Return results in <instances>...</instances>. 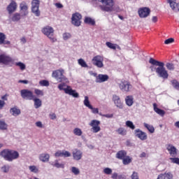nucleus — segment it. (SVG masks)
I'll use <instances>...</instances> for the list:
<instances>
[{"mask_svg": "<svg viewBox=\"0 0 179 179\" xmlns=\"http://www.w3.org/2000/svg\"><path fill=\"white\" fill-rule=\"evenodd\" d=\"M149 62L152 65L158 66L155 69V72L159 78H162V79H169V73L167 72V70H166L163 62H159L152 57L150 58Z\"/></svg>", "mask_w": 179, "mask_h": 179, "instance_id": "nucleus-1", "label": "nucleus"}, {"mask_svg": "<svg viewBox=\"0 0 179 179\" xmlns=\"http://www.w3.org/2000/svg\"><path fill=\"white\" fill-rule=\"evenodd\" d=\"M0 157L4 159L6 162H12L19 159V152L10 149H4L0 152Z\"/></svg>", "mask_w": 179, "mask_h": 179, "instance_id": "nucleus-2", "label": "nucleus"}, {"mask_svg": "<svg viewBox=\"0 0 179 179\" xmlns=\"http://www.w3.org/2000/svg\"><path fill=\"white\" fill-rule=\"evenodd\" d=\"M65 82H62L58 85L59 90H64L66 94H69V96H72L75 99L79 98V93H78L75 90H73L72 87L69 85H66Z\"/></svg>", "mask_w": 179, "mask_h": 179, "instance_id": "nucleus-3", "label": "nucleus"}, {"mask_svg": "<svg viewBox=\"0 0 179 179\" xmlns=\"http://www.w3.org/2000/svg\"><path fill=\"white\" fill-rule=\"evenodd\" d=\"M64 73H65L64 69H60L54 71L52 73V76L59 83L65 82V83H69V80H68V78L64 75Z\"/></svg>", "mask_w": 179, "mask_h": 179, "instance_id": "nucleus-4", "label": "nucleus"}, {"mask_svg": "<svg viewBox=\"0 0 179 179\" xmlns=\"http://www.w3.org/2000/svg\"><path fill=\"white\" fill-rule=\"evenodd\" d=\"M103 5L99 6V8L103 12H113L114 10V0H98Z\"/></svg>", "mask_w": 179, "mask_h": 179, "instance_id": "nucleus-5", "label": "nucleus"}, {"mask_svg": "<svg viewBox=\"0 0 179 179\" xmlns=\"http://www.w3.org/2000/svg\"><path fill=\"white\" fill-rule=\"evenodd\" d=\"M41 31L45 36H47V37L50 38L52 43L57 41V38L54 37V28L52 27L45 26L42 29Z\"/></svg>", "mask_w": 179, "mask_h": 179, "instance_id": "nucleus-6", "label": "nucleus"}, {"mask_svg": "<svg viewBox=\"0 0 179 179\" xmlns=\"http://www.w3.org/2000/svg\"><path fill=\"white\" fill-rule=\"evenodd\" d=\"M119 86V89L124 93H128V92H131L132 89V85L127 80H123L117 83Z\"/></svg>", "mask_w": 179, "mask_h": 179, "instance_id": "nucleus-7", "label": "nucleus"}, {"mask_svg": "<svg viewBox=\"0 0 179 179\" xmlns=\"http://www.w3.org/2000/svg\"><path fill=\"white\" fill-rule=\"evenodd\" d=\"M15 60L10 57V56L2 53L0 55V64H2L3 65H9V64H13Z\"/></svg>", "mask_w": 179, "mask_h": 179, "instance_id": "nucleus-8", "label": "nucleus"}, {"mask_svg": "<svg viewBox=\"0 0 179 179\" xmlns=\"http://www.w3.org/2000/svg\"><path fill=\"white\" fill-rule=\"evenodd\" d=\"M31 12L35 16H40V0H33L31 1Z\"/></svg>", "mask_w": 179, "mask_h": 179, "instance_id": "nucleus-9", "label": "nucleus"}, {"mask_svg": "<svg viewBox=\"0 0 179 179\" xmlns=\"http://www.w3.org/2000/svg\"><path fill=\"white\" fill-rule=\"evenodd\" d=\"M100 124H101L100 120H93L89 124V126L92 127L91 131L94 134H97L98 132H100V131H101V128L100 127Z\"/></svg>", "mask_w": 179, "mask_h": 179, "instance_id": "nucleus-10", "label": "nucleus"}, {"mask_svg": "<svg viewBox=\"0 0 179 179\" xmlns=\"http://www.w3.org/2000/svg\"><path fill=\"white\" fill-rule=\"evenodd\" d=\"M20 94H21V97L24 99V100H33L34 97V94H33V92L27 89L21 90Z\"/></svg>", "mask_w": 179, "mask_h": 179, "instance_id": "nucleus-11", "label": "nucleus"}, {"mask_svg": "<svg viewBox=\"0 0 179 179\" xmlns=\"http://www.w3.org/2000/svg\"><path fill=\"white\" fill-rule=\"evenodd\" d=\"M82 15L79 13H76L72 15L71 17V23L73 24V26H76V27H79L80 24H82Z\"/></svg>", "mask_w": 179, "mask_h": 179, "instance_id": "nucleus-12", "label": "nucleus"}, {"mask_svg": "<svg viewBox=\"0 0 179 179\" xmlns=\"http://www.w3.org/2000/svg\"><path fill=\"white\" fill-rule=\"evenodd\" d=\"M103 61H104V58L102 56L97 55L93 57L92 64L97 68H103L104 66Z\"/></svg>", "mask_w": 179, "mask_h": 179, "instance_id": "nucleus-13", "label": "nucleus"}, {"mask_svg": "<svg viewBox=\"0 0 179 179\" xmlns=\"http://www.w3.org/2000/svg\"><path fill=\"white\" fill-rule=\"evenodd\" d=\"M17 9V3L15 0H11L10 3L8 5L6 10L8 13V15H12L14 12H16Z\"/></svg>", "mask_w": 179, "mask_h": 179, "instance_id": "nucleus-14", "label": "nucleus"}, {"mask_svg": "<svg viewBox=\"0 0 179 179\" xmlns=\"http://www.w3.org/2000/svg\"><path fill=\"white\" fill-rule=\"evenodd\" d=\"M134 135L141 141H146L148 139V134H146L145 131H143L140 129H136L134 130Z\"/></svg>", "mask_w": 179, "mask_h": 179, "instance_id": "nucleus-15", "label": "nucleus"}, {"mask_svg": "<svg viewBox=\"0 0 179 179\" xmlns=\"http://www.w3.org/2000/svg\"><path fill=\"white\" fill-rule=\"evenodd\" d=\"M112 100L115 104V106L117 108H120V110H122L124 108V103L121 101V98L118 95L114 94L113 96Z\"/></svg>", "mask_w": 179, "mask_h": 179, "instance_id": "nucleus-16", "label": "nucleus"}, {"mask_svg": "<svg viewBox=\"0 0 179 179\" xmlns=\"http://www.w3.org/2000/svg\"><path fill=\"white\" fill-rule=\"evenodd\" d=\"M20 10L22 16H27L29 15V6L26 1H22L20 3Z\"/></svg>", "mask_w": 179, "mask_h": 179, "instance_id": "nucleus-17", "label": "nucleus"}, {"mask_svg": "<svg viewBox=\"0 0 179 179\" xmlns=\"http://www.w3.org/2000/svg\"><path fill=\"white\" fill-rule=\"evenodd\" d=\"M138 15L140 17H148L150 15V8L144 7L138 10Z\"/></svg>", "mask_w": 179, "mask_h": 179, "instance_id": "nucleus-18", "label": "nucleus"}, {"mask_svg": "<svg viewBox=\"0 0 179 179\" xmlns=\"http://www.w3.org/2000/svg\"><path fill=\"white\" fill-rule=\"evenodd\" d=\"M166 150L172 157L177 156V148L172 144L166 145Z\"/></svg>", "mask_w": 179, "mask_h": 179, "instance_id": "nucleus-19", "label": "nucleus"}, {"mask_svg": "<svg viewBox=\"0 0 179 179\" xmlns=\"http://www.w3.org/2000/svg\"><path fill=\"white\" fill-rule=\"evenodd\" d=\"M110 79V77L107 74H99L95 79L96 83H104V82H107Z\"/></svg>", "mask_w": 179, "mask_h": 179, "instance_id": "nucleus-20", "label": "nucleus"}, {"mask_svg": "<svg viewBox=\"0 0 179 179\" xmlns=\"http://www.w3.org/2000/svg\"><path fill=\"white\" fill-rule=\"evenodd\" d=\"M55 156V157H71V152L66 150H58Z\"/></svg>", "mask_w": 179, "mask_h": 179, "instance_id": "nucleus-21", "label": "nucleus"}, {"mask_svg": "<svg viewBox=\"0 0 179 179\" xmlns=\"http://www.w3.org/2000/svg\"><path fill=\"white\" fill-rule=\"evenodd\" d=\"M83 155V153L82 152V151L78 149H75L73 152V157L74 160H77V161L80 160V159H82Z\"/></svg>", "mask_w": 179, "mask_h": 179, "instance_id": "nucleus-22", "label": "nucleus"}, {"mask_svg": "<svg viewBox=\"0 0 179 179\" xmlns=\"http://www.w3.org/2000/svg\"><path fill=\"white\" fill-rule=\"evenodd\" d=\"M128 153L127 152L126 150H120L118 151L115 157L116 159H118L119 160H122L124 157H127Z\"/></svg>", "mask_w": 179, "mask_h": 179, "instance_id": "nucleus-23", "label": "nucleus"}, {"mask_svg": "<svg viewBox=\"0 0 179 179\" xmlns=\"http://www.w3.org/2000/svg\"><path fill=\"white\" fill-rule=\"evenodd\" d=\"M173 177V173H171V172H168L159 174L157 179H172Z\"/></svg>", "mask_w": 179, "mask_h": 179, "instance_id": "nucleus-24", "label": "nucleus"}, {"mask_svg": "<svg viewBox=\"0 0 179 179\" xmlns=\"http://www.w3.org/2000/svg\"><path fill=\"white\" fill-rule=\"evenodd\" d=\"M153 107H154V111L157 113L161 117H164V115L166 114V112L159 108H157V104L153 103Z\"/></svg>", "mask_w": 179, "mask_h": 179, "instance_id": "nucleus-25", "label": "nucleus"}, {"mask_svg": "<svg viewBox=\"0 0 179 179\" xmlns=\"http://www.w3.org/2000/svg\"><path fill=\"white\" fill-rule=\"evenodd\" d=\"M10 113L11 115H13L14 117H17V115H20L21 111L20 109L17 108V106H15L10 109Z\"/></svg>", "mask_w": 179, "mask_h": 179, "instance_id": "nucleus-26", "label": "nucleus"}, {"mask_svg": "<svg viewBox=\"0 0 179 179\" xmlns=\"http://www.w3.org/2000/svg\"><path fill=\"white\" fill-rule=\"evenodd\" d=\"M84 23L90 24V26H94L96 24V21L90 17H85Z\"/></svg>", "mask_w": 179, "mask_h": 179, "instance_id": "nucleus-27", "label": "nucleus"}, {"mask_svg": "<svg viewBox=\"0 0 179 179\" xmlns=\"http://www.w3.org/2000/svg\"><path fill=\"white\" fill-rule=\"evenodd\" d=\"M32 100L34 102L35 108H40V107L43 106V102L41 101V99L38 98H35V96H34V99Z\"/></svg>", "mask_w": 179, "mask_h": 179, "instance_id": "nucleus-28", "label": "nucleus"}, {"mask_svg": "<svg viewBox=\"0 0 179 179\" xmlns=\"http://www.w3.org/2000/svg\"><path fill=\"white\" fill-rule=\"evenodd\" d=\"M125 103L127 106H128L129 107L132 106V105L134 104V96H126Z\"/></svg>", "mask_w": 179, "mask_h": 179, "instance_id": "nucleus-29", "label": "nucleus"}, {"mask_svg": "<svg viewBox=\"0 0 179 179\" xmlns=\"http://www.w3.org/2000/svg\"><path fill=\"white\" fill-rule=\"evenodd\" d=\"M39 160L43 163L48 162V160H50V155L45 153L41 154L39 157Z\"/></svg>", "mask_w": 179, "mask_h": 179, "instance_id": "nucleus-30", "label": "nucleus"}, {"mask_svg": "<svg viewBox=\"0 0 179 179\" xmlns=\"http://www.w3.org/2000/svg\"><path fill=\"white\" fill-rule=\"evenodd\" d=\"M171 85L172 87L175 89V90H178L179 92V82L176 79H173L171 81Z\"/></svg>", "mask_w": 179, "mask_h": 179, "instance_id": "nucleus-31", "label": "nucleus"}, {"mask_svg": "<svg viewBox=\"0 0 179 179\" xmlns=\"http://www.w3.org/2000/svg\"><path fill=\"white\" fill-rule=\"evenodd\" d=\"M20 19H22V14L19 13H14L11 17L12 22H19Z\"/></svg>", "mask_w": 179, "mask_h": 179, "instance_id": "nucleus-32", "label": "nucleus"}, {"mask_svg": "<svg viewBox=\"0 0 179 179\" xmlns=\"http://www.w3.org/2000/svg\"><path fill=\"white\" fill-rule=\"evenodd\" d=\"M122 160L124 166H128V164L132 162V158L128 155H126V157H124Z\"/></svg>", "mask_w": 179, "mask_h": 179, "instance_id": "nucleus-33", "label": "nucleus"}, {"mask_svg": "<svg viewBox=\"0 0 179 179\" xmlns=\"http://www.w3.org/2000/svg\"><path fill=\"white\" fill-rule=\"evenodd\" d=\"M170 8L173 10V12H179V3L176 1L173 2L172 4H169Z\"/></svg>", "mask_w": 179, "mask_h": 179, "instance_id": "nucleus-34", "label": "nucleus"}, {"mask_svg": "<svg viewBox=\"0 0 179 179\" xmlns=\"http://www.w3.org/2000/svg\"><path fill=\"white\" fill-rule=\"evenodd\" d=\"M143 126L145 127V128H146V129H148V131L150 134H154L155 133V127H153V125H150L148 123H143Z\"/></svg>", "mask_w": 179, "mask_h": 179, "instance_id": "nucleus-35", "label": "nucleus"}, {"mask_svg": "<svg viewBox=\"0 0 179 179\" xmlns=\"http://www.w3.org/2000/svg\"><path fill=\"white\" fill-rule=\"evenodd\" d=\"M0 129L1 131H6L8 129V124L3 120H0Z\"/></svg>", "mask_w": 179, "mask_h": 179, "instance_id": "nucleus-36", "label": "nucleus"}, {"mask_svg": "<svg viewBox=\"0 0 179 179\" xmlns=\"http://www.w3.org/2000/svg\"><path fill=\"white\" fill-rule=\"evenodd\" d=\"M53 167H56L57 169H64L65 168V164H59L58 162V160H55V163L51 164Z\"/></svg>", "mask_w": 179, "mask_h": 179, "instance_id": "nucleus-37", "label": "nucleus"}, {"mask_svg": "<svg viewBox=\"0 0 179 179\" xmlns=\"http://www.w3.org/2000/svg\"><path fill=\"white\" fill-rule=\"evenodd\" d=\"M15 66H18L20 71H24L26 69V64L22 62H18L15 63Z\"/></svg>", "mask_w": 179, "mask_h": 179, "instance_id": "nucleus-38", "label": "nucleus"}, {"mask_svg": "<svg viewBox=\"0 0 179 179\" xmlns=\"http://www.w3.org/2000/svg\"><path fill=\"white\" fill-rule=\"evenodd\" d=\"M84 106L88 108H92V106L90 104V101H89V96H85L84 99Z\"/></svg>", "mask_w": 179, "mask_h": 179, "instance_id": "nucleus-39", "label": "nucleus"}, {"mask_svg": "<svg viewBox=\"0 0 179 179\" xmlns=\"http://www.w3.org/2000/svg\"><path fill=\"white\" fill-rule=\"evenodd\" d=\"M116 132H117L119 135H122V136L127 135V130L124 129V127H120L117 129Z\"/></svg>", "mask_w": 179, "mask_h": 179, "instance_id": "nucleus-40", "label": "nucleus"}, {"mask_svg": "<svg viewBox=\"0 0 179 179\" xmlns=\"http://www.w3.org/2000/svg\"><path fill=\"white\" fill-rule=\"evenodd\" d=\"M78 63L80 65V66H82V68H89V66H87V64L86 62H85V60H83V59H79L78 60Z\"/></svg>", "mask_w": 179, "mask_h": 179, "instance_id": "nucleus-41", "label": "nucleus"}, {"mask_svg": "<svg viewBox=\"0 0 179 179\" xmlns=\"http://www.w3.org/2000/svg\"><path fill=\"white\" fill-rule=\"evenodd\" d=\"M112 179H124V176L122 175L118 174L117 172H114L111 176Z\"/></svg>", "mask_w": 179, "mask_h": 179, "instance_id": "nucleus-42", "label": "nucleus"}, {"mask_svg": "<svg viewBox=\"0 0 179 179\" xmlns=\"http://www.w3.org/2000/svg\"><path fill=\"white\" fill-rule=\"evenodd\" d=\"M71 171L74 174V176H79V174H80L79 169L75 166L71 167Z\"/></svg>", "mask_w": 179, "mask_h": 179, "instance_id": "nucleus-43", "label": "nucleus"}, {"mask_svg": "<svg viewBox=\"0 0 179 179\" xmlns=\"http://www.w3.org/2000/svg\"><path fill=\"white\" fill-rule=\"evenodd\" d=\"M126 126L127 127V128H130V129H135V124H134V122H132V121L131 120H127L126 122Z\"/></svg>", "mask_w": 179, "mask_h": 179, "instance_id": "nucleus-44", "label": "nucleus"}, {"mask_svg": "<svg viewBox=\"0 0 179 179\" xmlns=\"http://www.w3.org/2000/svg\"><path fill=\"white\" fill-rule=\"evenodd\" d=\"M73 134L74 135H76V136H82V129H80V128H75L73 129Z\"/></svg>", "mask_w": 179, "mask_h": 179, "instance_id": "nucleus-45", "label": "nucleus"}, {"mask_svg": "<svg viewBox=\"0 0 179 179\" xmlns=\"http://www.w3.org/2000/svg\"><path fill=\"white\" fill-rule=\"evenodd\" d=\"M29 169L31 173H38V169L36 166H29Z\"/></svg>", "mask_w": 179, "mask_h": 179, "instance_id": "nucleus-46", "label": "nucleus"}, {"mask_svg": "<svg viewBox=\"0 0 179 179\" xmlns=\"http://www.w3.org/2000/svg\"><path fill=\"white\" fill-rule=\"evenodd\" d=\"M39 85L41 86H45L48 87V86H50V82H48V80H43L39 82Z\"/></svg>", "mask_w": 179, "mask_h": 179, "instance_id": "nucleus-47", "label": "nucleus"}, {"mask_svg": "<svg viewBox=\"0 0 179 179\" xmlns=\"http://www.w3.org/2000/svg\"><path fill=\"white\" fill-rule=\"evenodd\" d=\"M103 173L107 176H110V174H113V169H111V168H105L103 169Z\"/></svg>", "mask_w": 179, "mask_h": 179, "instance_id": "nucleus-48", "label": "nucleus"}, {"mask_svg": "<svg viewBox=\"0 0 179 179\" xmlns=\"http://www.w3.org/2000/svg\"><path fill=\"white\" fill-rule=\"evenodd\" d=\"M10 169V166L9 165H4L1 167V170L3 173H9Z\"/></svg>", "mask_w": 179, "mask_h": 179, "instance_id": "nucleus-49", "label": "nucleus"}, {"mask_svg": "<svg viewBox=\"0 0 179 179\" xmlns=\"http://www.w3.org/2000/svg\"><path fill=\"white\" fill-rule=\"evenodd\" d=\"M6 38L5 34L0 32V45L3 44L4 40Z\"/></svg>", "mask_w": 179, "mask_h": 179, "instance_id": "nucleus-50", "label": "nucleus"}, {"mask_svg": "<svg viewBox=\"0 0 179 179\" xmlns=\"http://www.w3.org/2000/svg\"><path fill=\"white\" fill-rule=\"evenodd\" d=\"M170 160H171V163H173L174 164H178L179 166V158L173 157L172 158H170Z\"/></svg>", "mask_w": 179, "mask_h": 179, "instance_id": "nucleus-51", "label": "nucleus"}, {"mask_svg": "<svg viewBox=\"0 0 179 179\" xmlns=\"http://www.w3.org/2000/svg\"><path fill=\"white\" fill-rule=\"evenodd\" d=\"M34 92L36 96H44V92H43L41 90L35 89Z\"/></svg>", "mask_w": 179, "mask_h": 179, "instance_id": "nucleus-52", "label": "nucleus"}, {"mask_svg": "<svg viewBox=\"0 0 179 179\" xmlns=\"http://www.w3.org/2000/svg\"><path fill=\"white\" fill-rule=\"evenodd\" d=\"M174 38H169L164 41V44L169 45V44H173L174 43Z\"/></svg>", "mask_w": 179, "mask_h": 179, "instance_id": "nucleus-53", "label": "nucleus"}, {"mask_svg": "<svg viewBox=\"0 0 179 179\" xmlns=\"http://www.w3.org/2000/svg\"><path fill=\"white\" fill-rule=\"evenodd\" d=\"M166 66L169 71H174V64L171 63H166Z\"/></svg>", "mask_w": 179, "mask_h": 179, "instance_id": "nucleus-54", "label": "nucleus"}, {"mask_svg": "<svg viewBox=\"0 0 179 179\" xmlns=\"http://www.w3.org/2000/svg\"><path fill=\"white\" fill-rule=\"evenodd\" d=\"M63 38L64 40H67L68 38H71V34H69V33L63 34Z\"/></svg>", "mask_w": 179, "mask_h": 179, "instance_id": "nucleus-55", "label": "nucleus"}, {"mask_svg": "<svg viewBox=\"0 0 179 179\" xmlns=\"http://www.w3.org/2000/svg\"><path fill=\"white\" fill-rule=\"evenodd\" d=\"M90 110H92L93 114H99V108H90Z\"/></svg>", "mask_w": 179, "mask_h": 179, "instance_id": "nucleus-56", "label": "nucleus"}, {"mask_svg": "<svg viewBox=\"0 0 179 179\" xmlns=\"http://www.w3.org/2000/svg\"><path fill=\"white\" fill-rule=\"evenodd\" d=\"M108 47L109 48H110L111 50H117H117H121V48H120V46H115V45H108Z\"/></svg>", "mask_w": 179, "mask_h": 179, "instance_id": "nucleus-57", "label": "nucleus"}, {"mask_svg": "<svg viewBox=\"0 0 179 179\" xmlns=\"http://www.w3.org/2000/svg\"><path fill=\"white\" fill-rule=\"evenodd\" d=\"M5 107V101L0 99V110H2Z\"/></svg>", "mask_w": 179, "mask_h": 179, "instance_id": "nucleus-58", "label": "nucleus"}, {"mask_svg": "<svg viewBox=\"0 0 179 179\" xmlns=\"http://www.w3.org/2000/svg\"><path fill=\"white\" fill-rule=\"evenodd\" d=\"M36 127H38V128H43V123L40 121L36 122Z\"/></svg>", "mask_w": 179, "mask_h": 179, "instance_id": "nucleus-59", "label": "nucleus"}, {"mask_svg": "<svg viewBox=\"0 0 179 179\" xmlns=\"http://www.w3.org/2000/svg\"><path fill=\"white\" fill-rule=\"evenodd\" d=\"M50 120H55L57 118V115H55V113L50 114Z\"/></svg>", "mask_w": 179, "mask_h": 179, "instance_id": "nucleus-60", "label": "nucleus"}, {"mask_svg": "<svg viewBox=\"0 0 179 179\" xmlns=\"http://www.w3.org/2000/svg\"><path fill=\"white\" fill-rule=\"evenodd\" d=\"M18 83H24V85H27V83H29V81L27 80H20L18 81Z\"/></svg>", "mask_w": 179, "mask_h": 179, "instance_id": "nucleus-61", "label": "nucleus"}, {"mask_svg": "<svg viewBox=\"0 0 179 179\" xmlns=\"http://www.w3.org/2000/svg\"><path fill=\"white\" fill-rule=\"evenodd\" d=\"M55 6H57V8H58L59 9H61L62 8H64V6L60 3H56Z\"/></svg>", "mask_w": 179, "mask_h": 179, "instance_id": "nucleus-62", "label": "nucleus"}, {"mask_svg": "<svg viewBox=\"0 0 179 179\" xmlns=\"http://www.w3.org/2000/svg\"><path fill=\"white\" fill-rule=\"evenodd\" d=\"M104 117H106V118H113V114H106L104 115Z\"/></svg>", "mask_w": 179, "mask_h": 179, "instance_id": "nucleus-63", "label": "nucleus"}, {"mask_svg": "<svg viewBox=\"0 0 179 179\" xmlns=\"http://www.w3.org/2000/svg\"><path fill=\"white\" fill-rule=\"evenodd\" d=\"M152 21L153 22V23H156V22H157V17L153 16L152 18Z\"/></svg>", "mask_w": 179, "mask_h": 179, "instance_id": "nucleus-64", "label": "nucleus"}]
</instances>
